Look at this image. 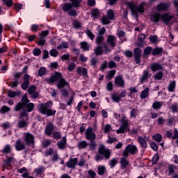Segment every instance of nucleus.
<instances>
[{"label": "nucleus", "instance_id": "obj_25", "mask_svg": "<svg viewBox=\"0 0 178 178\" xmlns=\"http://www.w3.org/2000/svg\"><path fill=\"white\" fill-rule=\"evenodd\" d=\"M116 41V37H115L113 35H109L107 38V42L108 44H110V46L113 47H116V42H115Z\"/></svg>", "mask_w": 178, "mask_h": 178}, {"label": "nucleus", "instance_id": "obj_39", "mask_svg": "<svg viewBox=\"0 0 178 178\" xmlns=\"http://www.w3.org/2000/svg\"><path fill=\"white\" fill-rule=\"evenodd\" d=\"M17 124H18V129H23L24 127H27V122L24 120H21L18 121Z\"/></svg>", "mask_w": 178, "mask_h": 178}, {"label": "nucleus", "instance_id": "obj_59", "mask_svg": "<svg viewBox=\"0 0 178 178\" xmlns=\"http://www.w3.org/2000/svg\"><path fill=\"white\" fill-rule=\"evenodd\" d=\"M106 90L107 91L113 90V83L112 81H109L106 83Z\"/></svg>", "mask_w": 178, "mask_h": 178}, {"label": "nucleus", "instance_id": "obj_55", "mask_svg": "<svg viewBox=\"0 0 178 178\" xmlns=\"http://www.w3.org/2000/svg\"><path fill=\"white\" fill-rule=\"evenodd\" d=\"M35 90H37V86L35 85H31L28 89V94H33V92H35Z\"/></svg>", "mask_w": 178, "mask_h": 178}, {"label": "nucleus", "instance_id": "obj_21", "mask_svg": "<svg viewBox=\"0 0 178 178\" xmlns=\"http://www.w3.org/2000/svg\"><path fill=\"white\" fill-rule=\"evenodd\" d=\"M76 73H78L79 76H83V77H87V76H88V70L84 67H78Z\"/></svg>", "mask_w": 178, "mask_h": 178}, {"label": "nucleus", "instance_id": "obj_7", "mask_svg": "<svg viewBox=\"0 0 178 178\" xmlns=\"http://www.w3.org/2000/svg\"><path fill=\"white\" fill-rule=\"evenodd\" d=\"M137 152H138V149H137V146L129 144L125 147V149L122 152V155L124 158H127V156H129L130 154L131 155H136Z\"/></svg>", "mask_w": 178, "mask_h": 178}, {"label": "nucleus", "instance_id": "obj_50", "mask_svg": "<svg viewBox=\"0 0 178 178\" xmlns=\"http://www.w3.org/2000/svg\"><path fill=\"white\" fill-rule=\"evenodd\" d=\"M40 30V26L38 24H32L31 26V31L33 33H37Z\"/></svg>", "mask_w": 178, "mask_h": 178}, {"label": "nucleus", "instance_id": "obj_2", "mask_svg": "<svg viewBox=\"0 0 178 178\" xmlns=\"http://www.w3.org/2000/svg\"><path fill=\"white\" fill-rule=\"evenodd\" d=\"M52 102L47 101L46 103H42L38 106V111L42 115H45L47 118H51L56 115V110L52 109Z\"/></svg>", "mask_w": 178, "mask_h": 178}, {"label": "nucleus", "instance_id": "obj_31", "mask_svg": "<svg viewBox=\"0 0 178 178\" xmlns=\"http://www.w3.org/2000/svg\"><path fill=\"white\" fill-rule=\"evenodd\" d=\"M80 46L81 49H83V51H90V45L86 41L81 42Z\"/></svg>", "mask_w": 178, "mask_h": 178}, {"label": "nucleus", "instance_id": "obj_47", "mask_svg": "<svg viewBox=\"0 0 178 178\" xmlns=\"http://www.w3.org/2000/svg\"><path fill=\"white\" fill-rule=\"evenodd\" d=\"M126 117H123L121 120V126L127 129L129 127V120H125Z\"/></svg>", "mask_w": 178, "mask_h": 178}, {"label": "nucleus", "instance_id": "obj_64", "mask_svg": "<svg viewBox=\"0 0 178 178\" xmlns=\"http://www.w3.org/2000/svg\"><path fill=\"white\" fill-rule=\"evenodd\" d=\"M60 92H61V95H63V97H69V91L67 90V89H60Z\"/></svg>", "mask_w": 178, "mask_h": 178}, {"label": "nucleus", "instance_id": "obj_42", "mask_svg": "<svg viewBox=\"0 0 178 178\" xmlns=\"http://www.w3.org/2000/svg\"><path fill=\"white\" fill-rule=\"evenodd\" d=\"M45 72H47V68L45 67H41L38 70V76L42 77L45 74Z\"/></svg>", "mask_w": 178, "mask_h": 178}, {"label": "nucleus", "instance_id": "obj_38", "mask_svg": "<svg viewBox=\"0 0 178 178\" xmlns=\"http://www.w3.org/2000/svg\"><path fill=\"white\" fill-rule=\"evenodd\" d=\"M102 47L101 45L97 46L95 49V54L96 56H99V55H102L103 54Z\"/></svg>", "mask_w": 178, "mask_h": 178}, {"label": "nucleus", "instance_id": "obj_11", "mask_svg": "<svg viewBox=\"0 0 178 178\" xmlns=\"http://www.w3.org/2000/svg\"><path fill=\"white\" fill-rule=\"evenodd\" d=\"M22 77V72H15L13 74L14 81L10 82L11 88H16L19 86V80Z\"/></svg>", "mask_w": 178, "mask_h": 178}, {"label": "nucleus", "instance_id": "obj_15", "mask_svg": "<svg viewBox=\"0 0 178 178\" xmlns=\"http://www.w3.org/2000/svg\"><path fill=\"white\" fill-rule=\"evenodd\" d=\"M77 162H79V159L77 158H70L65 165L69 169H74L76 168V165H77Z\"/></svg>", "mask_w": 178, "mask_h": 178}, {"label": "nucleus", "instance_id": "obj_37", "mask_svg": "<svg viewBox=\"0 0 178 178\" xmlns=\"http://www.w3.org/2000/svg\"><path fill=\"white\" fill-rule=\"evenodd\" d=\"M176 88V81H172L168 86V91L170 92H173Z\"/></svg>", "mask_w": 178, "mask_h": 178}, {"label": "nucleus", "instance_id": "obj_62", "mask_svg": "<svg viewBox=\"0 0 178 178\" xmlns=\"http://www.w3.org/2000/svg\"><path fill=\"white\" fill-rule=\"evenodd\" d=\"M69 16H73L74 17H76L77 16V11L76 10L72 8L68 11Z\"/></svg>", "mask_w": 178, "mask_h": 178}, {"label": "nucleus", "instance_id": "obj_22", "mask_svg": "<svg viewBox=\"0 0 178 178\" xmlns=\"http://www.w3.org/2000/svg\"><path fill=\"white\" fill-rule=\"evenodd\" d=\"M169 8V4L166 3H160L156 6V10L159 12H163L165 10H168Z\"/></svg>", "mask_w": 178, "mask_h": 178}, {"label": "nucleus", "instance_id": "obj_27", "mask_svg": "<svg viewBox=\"0 0 178 178\" xmlns=\"http://www.w3.org/2000/svg\"><path fill=\"white\" fill-rule=\"evenodd\" d=\"M22 93L20 92V91H13L12 90H9L7 92V95L8 97H9V98H15V97H20V95Z\"/></svg>", "mask_w": 178, "mask_h": 178}, {"label": "nucleus", "instance_id": "obj_56", "mask_svg": "<svg viewBox=\"0 0 178 178\" xmlns=\"http://www.w3.org/2000/svg\"><path fill=\"white\" fill-rule=\"evenodd\" d=\"M88 145L90 147V151H94L95 149V147L97 146V143H95V141L93 140L90 143H88Z\"/></svg>", "mask_w": 178, "mask_h": 178}, {"label": "nucleus", "instance_id": "obj_16", "mask_svg": "<svg viewBox=\"0 0 178 178\" xmlns=\"http://www.w3.org/2000/svg\"><path fill=\"white\" fill-rule=\"evenodd\" d=\"M23 79H24V82L22 84L21 87L22 90L26 91V90L29 88V86H30V75H29V74H25L23 77Z\"/></svg>", "mask_w": 178, "mask_h": 178}, {"label": "nucleus", "instance_id": "obj_58", "mask_svg": "<svg viewBox=\"0 0 178 178\" xmlns=\"http://www.w3.org/2000/svg\"><path fill=\"white\" fill-rule=\"evenodd\" d=\"M159 161V154H155L152 159V165H156V163Z\"/></svg>", "mask_w": 178, "mask_h": 178}, {"label": "nucleus", "instance_id": "obj_51", "mask_svg": "<svg viewBox=\"0 0 178 178\" xmlns=\"http://www.w3.org/2000/svg\"><path fill=\"white\" fill-rule=\"evenodd\" d=\"M97 170H98V175H99V176H102V175L105 173V170H106V168H105V166L102 165L101 167H99L97 168Z\"/></svg>", "mask_w": 178, "mask_h": 178}, {"label": "nucleus", "instance_id": "obj_34", "mask_svg": "<svg viewBox=\"0 0 178 178\" xmlns=\"http://www.w3.org/2000/svg\"><path fill=\"white\" fill-rule=\"evenodd\" d=\"M107 17L109 20H115V12L112 9H109L107 11Z\"/></svg>", "mask_w": 178, "mask_h": 178}, {"label": "nucleus", "instance_id": "obj_18", "mask_svg": "<svg viewBox=\"0 0 178 178\" xmlns=\"http://www.w3.org/2000/svg\"><path fill=\"white\" fill-rule=\"evenodd\" d=\"M114 83L117 87H124V80L123 76L119 75L115 78Z\"/></svg>", "mask_w": 178, "mask_h": 178}, {"label": "nucleus", "instance_id": "obj_5", "mask_svg": "<svg viewBox=\"0 0 178 178\" xmlns=\"http://www.w3.org/2000/svg\"><path fill=\"white\" fill-rule=\"evenodd\" d=\"M98 154H96L95 159L97 162L104 161V158L109 159L111 158V151L109 149H106L104 145H102L98 149Z\"/></svg>", "mask_w": 178, "mask_h": 178}, {"label": "nucleus", "instance_id": "obj_1", "mask_svg": "<svg viewBox=\"0 0 178 178\" xmlns=\"http://www.w3.org/2000/svg\"><path fill=\"white\" fill-rule=\"evenodd\" d=\"M47 84H54V83H56V81H58L56 84V87L58 90H62V88H65L66 86H67L69 83H67V81L64 79V77L62 76V73L56 72L53 76H51L49 79H46L44 80Z\"/></svg>", "mask_w": 178, "mask_h": 178}, {"label": "nucleus", "instance_id": "obj_30", "mask_svg": "<svg viewBox=\"0 0 178 178\" xmlns=\"http://www.w3.org/2000/svg\"><path fill=\"white\" fill-rule=\"evenodd\" d=\"M148 92H149V88H146L143 90H142L140 93L141 99H145V98H147L148 95H149Z\"/></svg>", "mask_w": 178, "mask_h": 178}, {"label": "nucleus", "instance_id": "obj_17", "mask_svg": "<svg viewBox=\"0 0 178 178\" xmlns=\"http://www.w3.org/2000/svg\"><path fill=\"white\" fill-rule=\"evenodd\" d=\"M15 148L16 151H23V149H26V144L22 143V140L18 139L15 143Z\"/></svg>", "mask_w": 178, "mask_h": 178}, {"label": "nucleus", "instance_id": "obj_23", "mask_svg": "<svg viewBox=\"0 0 178 178\" xmlns=\"http://www.w3.org/2000/svg\"><path fill=\"white\" fill-rule=\"evenodd\" d=\"M138 141L141 148H143L144 149H147L148 145L147 144V140H145V138H144V137L138 136Z\"/></svg>", "mask_w": 178, "mask_h": 178}, {"label": "nucleus", "instance_id": "obj_41", "mask_svg": "<svg viewBox=\"0 0 178 178\" xmlns=\"http://www.w3.org/2000/svg\"><path fill=\"white\" fill-rule=\"evenodd\" d=\"M10 111V108L8 106H3L0 109V113L5 115V113H8V112Z\"/></svg>", "mask_w": 178, "mask_h": 178}, {"label": "nucleus", "instance_id": "obj_19", "mask_svg": "<svg viewBox=\"0 0 178 178\" xmlns=\"http://www.w3.org/2000/svg\"><path fill=\"white\" fill-rule=\"evenodd\" d=\"M150 78L151 74H149V72H148V70H144L142 77L140 78V84H144V83Z\"/></svg>", "mask_w": 178, "mask_h": 178}, {"label": "nucleus", "instance_id": "obj_6", "mask_svg": "<svg viewBox=\"0 0 178 178\" xmlns=\"http://www.w3.org/2000/svg\"><path fill=\"white\" fill-rule=\"evenodd\" d=\"M145 5V3H141L138 7L134 5V3H131L129 5V8L131 9V12L136 17V19H138V13H144V6Z\"/></svg>", "mask_w": 178, "mask_h": 178}, {"label": "nucleus", "instance_id": "obj_57", "mask_svg": "<svg viewBox=\"0 0 178 178\" xmlns=\"http://www.w3.org/2000/svg\"><path fill=\"white\" fill-rule=\"evenodd\" d=\"M33 54L34 56H40V55H41V49L35 48L33 50Z\"/></svg>", "mask_w": 178, "mask_h": 178}, {"label": "nucleus", "instance_id": "obj_49", "mask_svg": "<svg viewBox=\"0 0 178 178\" xmlns=\"http://www.w3.org/2000/svg\"><path fill=\"white\" fill-rule=\"evenodd\" d=\"M59 54V52L56 49H52L49 51V55L51 56H53L54 58H56L58 55Z\"/></svg>", "mask_w": 178, "mask_h": 178}, {"label": "nucleus", "instance_id": "obj_13", "mask_svg": "<svg viewBox=\"0 0 178 178\" xmlns=\"http://www.w3.org/2000/svg\"><path fill=\"white\" fill-rule=\"evenodd\" d=\"M13 157L10 156H6V159L2 161L3 166L8 169L9 168H12V162H13Z\"/></svg>", "mask_w": 178, "mask_h": 178}, {"label": "nucleus", "instance_id": "obj_61", "mask_svg": "<svg viewBox=\"0 0 178 178\" xmlns=\"http://www.w3.org/2000/svg\"><path fill=\"white\" fill-rule=\"evenodd\" d=\"M49 34V31L45 30L42 31L40 33H39L40 37H42V38H45V37L48 36Z\"/></svg>", "mask_w": 178, "mask_h": 178}, {"label": "nucleus", "instance_id": "obj_14", "mask_svg": "<svg viewBox=\"0 0 178 178\" xmlns=\"http://www.w3.org/2000/svg\"><path fill=\"white\" fill-rule=\"evenodd\" d=\"M54 130H55L54 124L49 122L44 129V134L46 136H48V137H50V136H52L54 134Z\"/></svg>", "mask_w": 178, "mask_h": 178}, {"label": "nucleus", "instance_id": "obj_26", "mask_svg": "<svg viewBox=\"0 0 178 178\" xmlns=\"http://www.w3.org/2000/svg\"><path fill=\"white\" fill-rule=\"evenodd\" d=\"M120 163L121 169H127V166L130 165V162H129V161H127L124 156L121 158Z\"/></svg>", "mask_w": 178, "mask_h": 178}, {"label": "nucleus", "instance_id": "obj_60", "mask_svg": "<svg viewBox=\"0 0 178 178\" xmlns=\"http://www.w3.org/2000/svg\"><path fill=\"white\" fill-rule=\"evenodd\" d=\"M14 9L15 10H16V12H19V10H22V9H23V4L17 3L14 6Z\"/></svg>", "mask_w": 178, "mask_h": 178}, {"label": "nucleus", "instance_id": "obj_28", "mask_svg": "<svg viewBox=\"0 0 178 178\" xmlns=\"http://www.w3.org/2000/svg\"><path fill=\"white\" fill-rule=\"evenodd\" d=\"M163 52V48L162 47H155L152 49V55L153 56H156V55H161Z\"/></svg>", "mask_w": 178, "mask_h": 178}, {"label": "nucleus", "instance_id": "obj_32", "mask_svg": "<svg viewBox=\"0 0 178 178\" xmlns=\"http://www.w3.org/2000/svg\"><path fill=\"white\" fill-rule=\"evenodd\" d=\"M51 137L54 140H60V138H62V133H60V131H55L51 134Z\"/></svg>", "mask_w": 178, "mask_h": 178}, {"label": "nucleus", "instance_id": "obj_10", "mask_svg": "<svg viewBox=\"0 0 178 178\" xmlns=\"http://www.w3.org/2000/svg\"><path fill=\"white\" fill-rule=\"evenodd\" d=\"M24 140L26 144V145H28V147H30L31 145H34V135L31 134V133H26L25 134V136L24 138Z\"/></svg>", "mask_w": 178, "mask_h": 178}, {"label": "nucleus", "instance_id": "obj_36", "mask_svg": "<svg viewBox=\"0 0 178 178\" xmlns=\"http://www.w3.org/2000/svg\"><path fill=\"white\" fill-rule=\"evenodd\" d=\"M151 52L152 53V47L151 46H148L143 49L144 56L151 55Z\"/></svg>", "mask_w": 178, "mask_h": 178}, {"label": "nucleus", "instance_id": "obj_9", "mask_svg": "<svg viewBox=\"0 0 178 178\" xmlns=\"http://www.w3.org/2000/svg\"><path fill=\"white\" fill-rule=\"evenodd\" d=\"M85 136L86 140H89L90 142L95 141V138H97V136L94 132H92V127H88L86 130Z\"/></svg>", "mask_w": 178, "mask_h": 178}, {"label": "nucleus", "instance_id": "obj_40", "mask_svg": "<svg viewBox=\"0 0 178 178\" xmlns=\"http://www.w3.org/2000/svg\"><path fill=\"white\" fill-rule=\"evenodd\" d=\"M91 16L94 19H97L98 17V16H99V10H98V8H95V9L92 10Z\"/></svg>", "mask_w": 178, "mask_h": 178}, {"label": "nucleus", "instance_id": "obj_48", "mask_svg": "<svg viewBox=\"0 0 178 178\" xmlns=\"http://www.w3.org/2000/svg\"><path fill=\"white\" fill-rule=\"evenodd\" d=\"M72 26L76 30H78V29H81V23L80 22L77 21L76 19H74L73 21Z\"/></svg>", "mask_w": 178, "mask_h": 178}, {"label": "nucleus", "instance_id": "obj_52", "mask_svg": "<svg viewBox=\"0 0 178 178\" xmlns=\"http://www.w3.org/2000/svg\"><path fill=\"white\" fill-rule=\"evenodd\" d=\"M3 2L8 8H12L13 5V0H3Z\"/></svg>", "mask_w": 178, "mask_h": 178}, {"label": "nucleus", "instance_id": "obj_54", "mask_svg": "<svg viewBox=\"0 0 178 178\" xmlns=\"http://www.w3.org/2000/svg\"><path fill=\"white\" fill-rule=\"evenodd\" d=\"M86 34L87 36L92 40L95 38V35H94V33H92V32L90 29L86 30Z\"/></svg>", "mask_w": 178, "mask_h": 178}, {"label": "nucleus", "instance_id": "obj_20", "mask_svg": "<svg viewBox=\"0 0 178 178\" xmlns=\"http://www.w3.org/2000/svg\"><path fill=\"white\" fill-rule=\"evenodd\" d=\"M150 69L152 72H158L159 70H162L163 66L159 63H152L150 64Z\"/></svg>", "mask_w": 178, "mask_h": 178}, {"label": "nucleus", "instance_id": "obj_45", "mask_svg": "<svg viewBox=\"0 0 178 178\" xmlns=\"http://www.w3.org/2000/svg\"><path fill=\"white\" fill-rule=\"evenodd\" d=\"M115 74H116V70H113L108 72L106 77L111 80V79H113V77L115 76Z\"/></svg>", "mask_w": 178, "mask_h": 178}, {"label": "nucleus", "instance_id": "obj_4", "mask_svg": "<svg viewBox=\"0 0 178 178\" xmlns=\"http://www.w3.org/2000/svg\"><path fill=\"white\" fill-rule=\"evenodd\" d=\"M34 103L29 102L25 104L18 106V107H15L14 111L15 112H20V111H22L19 115V119H23V118H27V116H29V113L34 111Z\"/></svg>", "mask_w": 178, "mask_h": 178}, {"label": "nucleus", "instance_id": "obj_8", "mask_svg": "<svg viewBox=\"0 0 178 178\" xmlns=\"http://www.w3.org/2000/svg\"><path fill=\"white\" fill-rule=\"evenodd\" d=\"M141 54H143V50L140 47H136L134 49V57L136 65L141 63Z\"/></svg>", "mask_w": 178, "mask_h": 178}, {"label": "nucleus", "instance_id": "obj_44", "mask_svg": "<svg viewBox=\"0 0 178 178\" xmlns=\"http://www.w3.org/2000/svg\"><path fill=\"white\" fill-rule=\"evenodd\" d=\"M162 77H163V72H162V71L158 72L154 76L155 80H162Z\"/></svg>", "mask_w": 178, "mask_h": 178}, {"label": "nucleus", "instance_id": "obj_12", "mask_svg": "<svg viewBox=\"0 0 178 178\" xmlns=\"http://www.w3.org/2000/svg\"><path fill=\"white\" fill-rule=\"evenodd\" d=\"M70 3H65L63 6V12H69L70 10L73 9V8H79L77 5L73 0H70Z\"/></svg>", "mask_w": 178, "mask_h": 178}, {"label": "nucleus", "instance_id": "obj_3", "mask_svg": "<svg viewBox=\"0 0 178 178\" xmlns=\"http://www.w3.org/2000/svg\"><path fill=\"white\" fill-rule=\"evenodd\" d=\"M173 15H170L168 13L163 14L155 13L151 15L150 20L153 22V23H159V21L161 20L165 26H168L170 24V21L173 19Z\"/></svg>", "mask_w": 178, "mask_h": 178}, {"label": "nucleus", "instance_id": "obj_35", "mask_svg": "<svg viewBox=\"0 0 178 178\" xmlns=\"http://www.w3.org/2000/svg\"><path fill=\"white\" fill-rule=\"evenodd\" d=\"M152 140L156 143H161L162 141V135L161 134H155L152 136Z\"/></svg>", "mask_w": 178, "mask_h": 178}, {"label": "nucleus", "instance_id": "obj_46", "mask_svg": "<svg viewBox=\"0 0 178 178\" xmlns=\"http://www.w3.org/2000/svg\"><path fill=\"white\" fill-rule=\"evenodd\" d=\"M150 148L153 149L154 152H158V149L159 148V145L156 144L155 142H151L150 143Z\"/></svg>", "mask_w": 178, "mask_h": 178}, {"label": "nucleus", "instance_id": "obj_43", "mask_svg": "<svg viewBox=\"0 0 178 178\" xmlns=\"http://www.w3.org/2000/svg\"><path fill=\"white\" fill-rule=\"evenodd\" d=\"M104 35H97L96 38V44L97 45H101V44L104 42Z\"/></svg>", "mask_w": 178, "mask_h": 178}, {"label": "nucleus", "instance_id": "obj_33", "mask_svg": "<svg viewBox=\"0 0 178 178\" xmlns=\"http://www.w3.org/2000/svg\"><path fill=\"white\" fill-rule=\"evenodd\" d=\"M1 152L5 154V155L7 154H10V152H12V147H10V145H6L3 149L1 150Z\"/></svg>", "mask_w": 178, "mask_h": 178}, {"label": "nucleus", "instance_id": "obj_53", "mask_svg": "<svg viewBox=\"0 0 178 178\" xmlns=\"http://www.w3.org/2000/svg\"><path fill=\"white\" fill-rule=\"evenodd\" d=\"M162 106V103L160 102H155L152 104L153 109H159Z\"/></svg>", "mask_w": 178, "mask_h": 178}, {"label": "nucleus", "instance_id": "obj_29", "mask_svg": "<svg viewBox=\"0 0 178 178\" xmlns=\"http://www.w3.org/2000/svg\"><path fill=\"white\" fill-rule=\"evenodd\" d=\"M88 147V143L86 140H81L78 143V148L79 149H84Z\"/></svg>", "mask_w": 178, "mask_h": 178}, {"label": "nucleus", "instance_id": "obj_63", "mask_svg": "<svg viewBox=\"0 0 178 178\" xmlns=\"http://www.w3.org/2000/svg\"><path fill=\"white\" fill-rule=\"evenodd\" d=\"M124 54L125 56H127V58H133V51L130 50H125L124 51Z\"/></svg>", "mask_w": 178, "mask_h": 178}, {"label": "nucleus", "instance_id": "obj_24", "mask_svg": "<svg viewBox=\"0 0 178 178\" xmlns=\"http://www.w3.org/2000/svg\"><path fill=\"white\" fill-rule=\"evenodd\" d=\"M22 102H19L16 105H15V107H18V106H20L22 105H24L26 104H28L29 102H30V100L29 99V97L27 96V94H25L22 99H21Z\"/></svg>", "mask_w": 178, "mask_h": 178}]
</instances>
